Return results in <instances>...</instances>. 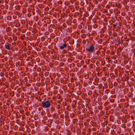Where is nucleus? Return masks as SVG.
Returning <instances> with one entry per match:
<instances>
[{
	"label": "nucleus",
	"instance_id": "f257e3e1",
	"mask_svg": "<svg viewBox=\"0 0 135 135\" xmlns=\"http://www.w3.org/2000/svg\"><path fill=\"white\" fill-rule=\"evenodd\" d=\"M41 106L44 108H49L51 106V104L48 100L41 102Z\"/></svg>",
	"mask_w": 135,
	"mask_h": 135
},
{
	"label": "nucleus",
	"instance_id": "f03ea898",
	"mask_svg": "<svg viewBox=\"0 0 135 135\" xmlns=\"http://www.w3.org/2000/svg\"><path fill=\"white\" fill-rule=\"evenodd\" d=\"M86 49L88 52L90 53L92 52L94 50V47L92 45L88 46L86 48Z\"/></svg>",
	"mask_w": 135,
	"mask_h": 135
},
{
	"label": "nucleus",
	"instance_id": "7ed1b4c3",
	"mask_svg": "<svg viewBox=\"0 0 135 135\" xmlns=\"http://www.w3.org/2000/svg\"><path fill=\"white\" fill-rule=\"evenodd\" d=\"M67 45L66 44H64L62 46H60V48L62 50L65 47H66Z\"/></svg>",
	"mask_w": 135,
	"mask_h": 135
},
{
	"label": "nucleus",
	"instance_id": "20e7f679",
	"mask_svg": "<svg viewBox=\"0 0 135 135\" xmlns=\"http://www.w3.org/2000/svg\"><path fill=\"white\" fill-rule=\"evenodd\" d=\"M5 47L8 50L10 49V46H9V45H5Z\"/></svg>",
	"mask_w": 135,
	"mask_h": 135
},
{
	"label": "nucleus",
	"instance_id": "39448f33",
	"mask_svg": "<svg viewBox=\"0 0 135 135\" xmlns=\"http://www.w3.org/2000/svg\"><path fill=\"white\" fill-rule=\"evenodd\" d=\"M117 25L115 24H114L113 25V26L114 27H115Z\"/></svg>",
	"mask_w": 135,
	"mask_h": 135
}]
</instances>
